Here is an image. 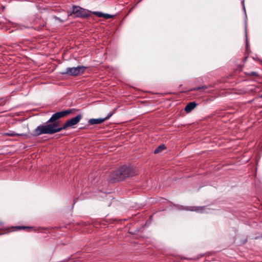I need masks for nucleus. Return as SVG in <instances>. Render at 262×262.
Instances as JSON below:
<instances>
[{"label": "nucleus", "instance_id": "obj_1", "mask_svg": "<svg viewBox=\"0 0 262 262\" xmlns=\"http://www.w3.org/2000/svg\"><path fill=\"white\" fill-rule=\"evenodd\" d=\"M75 109L67 110L57 112L52 115L46 123L38 126L33 132L32 136L37 137L43 134L52 135L77 124L81 119V114L68 120L60 126L58 120L72 113Z\"/></svg>", "mask_w": 262, "mask_h": 262}, {"label": "nucleus", "instance_id": "obj_2", "mask_svg": "<svg viewBox=\"0 0 262 262\" xmlns=\"http://www.w3.org/2000/svg\"><path fill=\"white\" fill-rule=\"evenodd\" d=\"M135 174L134 169L129 166L123 165L110 174L107 180L110 183H116L133 177Z\"/></svg>", "mask_w": 262, "mask_h": 262}, {"label": "nucleus", "instance_id": "obj_3", "mask_svg": "<svg viewBox=\"0 0 262 262\" xmlns=\"http://www.w3.org/2000/svg\"><path fill=\"white\" fill-rule=\"evenodd\" d=\"M74 15V17H86L89 15V11L79 6H73L71 12H68L69 16Z\"/></svg>", "mask_w": 262, "mask_h": 262}, {"label": "nucleus", "instance_id": "obj_4", "mask_svg": "<svg viewBox=\"0 0 262 262\" xmlns=\"http://www.w3.org/2000/svg\"><path fill=\"white\" fill-rule=\"evenodd\" d=\"M86 67L83 66H79L77 67L67 68L63 74H66L72 76H76L84 72Z\"/></svg>", "mask_w": 262, "mask_h": 262}, {"label": "nucleus", "instance_id": "obj_5", "mask_svg": "<svg viewBox=\"0 0 262 262\" xmlns=\"http://www.w3.org/2000/svg\"><path fill=\"white\" fill-rule=\"evenodd\" d=\"M261 91L260 88L258 86L251 85L246 89V93L248 94H256Z\"/></svg>", "mask_w": 262, "mask_h": 262}, {"label": "nucleus", "instance_id": "obj_6", "mask_svg": "<svg viewBox=\"0 0 262 262\" xmlns=\"http://www.w3.org/2000/svg\"><path fill=\"white\" fill-rule=\"evenodd\" d=\"M3 135L4 136H9V137H14V136H21L27 137L28 136L27 134L25 133L18 134L15 133L14 131L10 130L7 133H4L3 134Z\"/></svg>", "mask_w": 262, "mask_h": 262}, {"label": "nucleus", "instance_id": "obj_7", "mask_svg": "<svg viewBox=\"0 0 262 262\" xmlns=\"http://www.w3.org/2000/svg\"><path fill=\"white\" fill-rule=\"evenodd\" d=\"M197 105L198 104L195 102H191L186 105L184 110L185 112H186L187 113H189L192 110H193Z\"/></svg>", "mask_w": 262, "mask_h": 262}, {"label": "nucleus", "instance_id": "obj_8", "mask_svg": "<svg viewBox=\"0 0 262 262\" xmlns=\"http://www.w3.org/2000/svg\"><path fill=\"white\" fill-rule=\"evenodd\" d=\"M114 17V15H111L109 14L106 13H103L102 12H99V17H103L105 18V19H107L109 18H113Z\"/></svg>", "mask_w": 262, "mask_h": 262}, {"label": "nucleus", "instance_id": "obj_9", "mask_svg": "<svg viewBox=\"0 0 262 262\" xmlns=\"http://www.w3.org/2000/svg\"><path fill=\"white\" fill-rule=\"evenodd\" d=\"M205 207L201 206V207H190L189 209H188V210L190 211H195L200 212L202 211L204 209Z\"/></svg>", "mask_w": 262, "mask_h": 262}, {"label": "nucleus", "instance_id": "obj_10", "mask_svg": "<svg viewBox=\"0 0 262 262\" xmlns=\"http://www.w3.org/2000/svg\"><path fill=\"white\" fill-rule=\"evenodd\" d=\"M165 146L164 145H161L159 146L154 151V154H157L165 149Z\"/></svg>", "mask_w": 262, "mask_h": 262}, {"label": "nucleus", "instance_id": "obj_11", "mask_svg": "<svg viewBox=\"0 0 262 262\" xmlns=\"http://www.w3.org/2000/svg\"><path fill=\"white\" fill-rule=\"evenodd\" d=\"M246 74L247 76H253V77H259L258 74L257 73H256V72H249V73H246Z\"/></svg>", "mask_w": 262, "mask_h": 262}, {"label": "nucleus", "instance_id": "obj_12", "mask_svg": "<svg viewBox=\"0 0 262 262\" xmlns=\"http://www.w3.org/2000/svg\"><path fill=\"white\" fill-rule=\"evenodd\" d=\"M207 88L206 85H202L201 86H198L194 88H193L191 90V91H199L202 90H205Z\"/></svg>", "mask_w": 262, "mask_h": 262}, {"label": "nucleus", "instance_id": "obj_13", "mask_svg": "<svg viewBox=\"0 0 262 262\" xmlns=\"http://www.w3.org/2000/svg\"><path fill=\"white\" fill-rule=\"evenodd\" d=\"M7 101V98H0V106L4 105Z\"/></svg>", "mask_w": 262, "mask_h": 262}, {"label": "nucleus", "instance_id": "obj_14", "mask_svg": "<svg viewBox=\"0 0 262 262\" xmlns=\"http://www.w3.org/2000/svg\"><path fill=\"white\" fill-rule=\"evenodd\" d=\"M112 114L108 115L106 117L104 118H99V124L103 122L105 120L109 119L112 116Z\"/></svg>", "mask_w": 262, "mask_h": 262}, {"label": "nucleus", "instance_id": "obj_15", "mask_svg": "<svg viewBox=\"0 0 262 262\" xmlns=\"http://www.w3.org/2000/svg\"><path fill=\"white\" fill-rule=\"evenodd\" d=\"M89 122L92 124H98V118L97 119H91L89 120Z\"/></svg>", "mask_w": 262, "mask_h": 262}, {"label": "nucleus", "instance_id": "obj_16", "mask_svg": "<svg viewBox=\"0 0 262 262\" xmlns=\"http://www.w3.org/2000/svg\"><path fill=\"white\" fill-rule=\"evenodd\" d=\"M17 228L18 229H26V228H28L29 227H26V226H18L17 227Z\"/></svg>", "mask_w": 262, "mask_h": 262}, {"label": "nucleus", "instance_id": "obj_17", "mask_svg": "<svg viewBox=\"0 0 262 262\" xmlns=\"http://www.w3.org/2000/svg\"><path fill=\"white\" fill-rule=\"evenodd\" d=\"M249 50V47L248 43H247V44H246V52L247 53H248Z\"/></svg>", "mask_w": 262, "mask_h": 262}, {"label": "nucleus", "instance_id": "obj_18", "mask_svg": "<svg viewBox=\"0 0 262 262\" xmlns=\"http://www.w3.org/2000/svg\"><path fill=\"white\" fill-rule=\"evenodd\" d=\"M248 57V55L247 56H246L244 58V61H246Z\"/></svg>", "mask_w": 262, "mask_h": 262}, {"label": "nucleus", "instance_id": "obj_19", "mask_svg": "<svg viewBox=\"0 0 262 262\" xmlns=\"http://www.w3.org/2000/svg\"><path fill=\"white\" fill-rule=\"evenodd\" d=\"M94 13L98 16V11H96V12H94Z\"/></svg>", "mask_w": 262, "mask_h": 262}, {"label": "nucleus", "instance_id": "obj_20", "mask_svg": "<svg viewBox=\"0 0 262 262\" xmlns=\"http://www.w3.org/2000/svg\"><path fill=\"white\" fill-rule=\"evenodd\" d=\"M55 19H56V20H60V21H61V20H60V19L59 18L57 17H55Z\"/></svg>", "mask_w": 262, "mask_h": 262}, {"label": "nucleus", "instance_id": "obj_21", "mask_svg": "<svg viewBox=\"0 0 262 262\" xmlns=\"http://www.w3.org/2000/svg\"><path fill=\"white\" fill-rule=\"evenodd\" d=\"M2 225H3V223L1 221H0V226H2Z\"/></svg>", "mask_w": 262, "mask_h": 262}, {"label": "nucleus", "instance_id": "obj_22", "mask_svg": "<svg viewBox=\"0 0 262 262\" xmlns=\"http://www.w3.org/2000/svg\"><path fill=\"white\" fill-rule=\"evenodd\" d=\"M260 97L261 98H262V95L260 96Z\"/></svg>", "mask_w": 262, "mask_h": 262}, {"label": "nucleus", "instance_id": "obj_23", "mask_svg": "<svg viewBox=\"0 0 262 262\" xmlns=\"http://www.w3.org/2000/svg\"><path fill=\"white\" fill-rule=\"evenodd\" d=\"M1 234H2V233H0V235H1Z\"/></svg>", "mask_w": 262, "mask_h": 262}]
</instances>
